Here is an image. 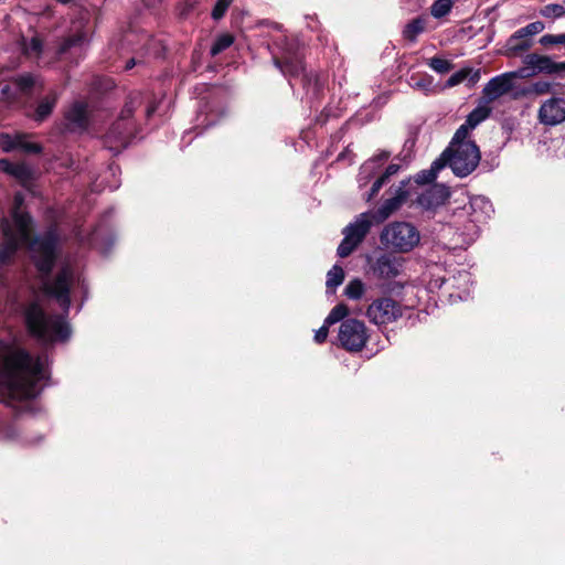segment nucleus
<instances>
[{"label": "nucleus", "mask_w": 565, "mask_h": 565, "mask_svg": "<svg viewBox=\"0 0 565 565\" xmlns=\"http://www.w3.org/2000/svg\"><path fill=\"white\" fill-rule=\"evenodd\" d=\"M157 109V106L154 104L149 105L146 109L147 117H150Z\"/></svg>", "instance_id": "47"}, {"label": "nucleus", "mask_w": 565, "mask_h": 565, "mask_svg": "<svg viewBox=\"0 0 565 565\" xmlns=\"http://www.w3.org/2000/svg\"><path fill=\"white\" fill-rule=\"evenodd\" d=\"M409 180H403L397 185H393L387 191V198L373 214L377 222L385 221L396 212L407 200L409 195Z\"/></svg>", "instance_id": "10"}, {"label": "nucleus", "mask_w": 565, "mask_h": 565, "mask_svg": "<svg viewBox=\"0 0 565 565\" xmlns=\"http://www.w3.org/2000/svg\"><path fill=\"white\" fill-rule=\"evenodd\" d=\"M440 159L445 160V167L448 166L455 175L465 178L477 169L481 153L475 141L467 138L457 139V135H454Z\"/></svg>", "instance_id": "4"}, {"label": "nucleus", "mask_w": 565, "mask_h": 565, "mask_svg": "<svg viewBox=\"0 0 565 565\" xmlns=\"http://www.w3.org/2000/svg\"><path fill=\"white\" fill-rule=\"evenodd\" d=\"M537 119L544 126H557L565 121V96L554 95L540 106Z\"/></svg>", "instance_id": "12"}, {"label": "nucleus", "mask_w": 565, "mask_h": 565, "mask_svg": "<svg viewBox=\"0 0 565 565\" xmlns=\"http://www.w3.org/2000/svg\"><path fill=\"white\" fill-rule=\"evenodd\" d=\"M522 72H508L491 78L483 87L482 94L488 103L494 102L513 88V81L522 76Z\"/></svg>", "instance_id": "14"}, {"label": "nucleus", "mask_w": 565, "mask_h": 565, "mask_svg": "<svg viewBox=\"0 0 565 565\" xmlns=\"http://www.w3.org/2000/svg\"><path fill=\"white\" fill-rule=\"evenodd\" d=\"M489 116V109L483 107H477L473 109L467 117L466 121L457 129L455 135H457V139L467 138L469 139V134L484 119Z\"/></svg>", "instance_id": "19"}, {"label": "nucleus", "mask_w": 565, "mask_h": 565, "mask_svg": "<svg viewBox=\"0 0 565 565\" xmlns=\"http://www.w3.org/2000/svg\"><path fill=\"white\" fill-rule=\"evenodd\" d=\"M452 8L451 0H436L430 7V13L434 18L440 19L447 15Z\"/></svg>", "instance_id": "36"}, {"label": "nucleus", "mask_w": 565, "mask_h": 565, "mask_svg": "<svg viewBox=\"0 0 565 565\" xmlns=\"http://www.w3.org/2000/svg\"><path fill=\"white\" fill-rule=\"evenodd\" d=\"M58 95L55 90H51L46 96L41 98L34 111V119L36 121H43L45 118H47L52 113Z\"/></svg>", "instance_id": "25"}, {"label": "nucleus", "mask_w": 565, "mask_h": 565, "mask_svg": "<svg viewBox=\"0 0 565 565\" xmlns=\"http://www.w3.org/2000/svg\"><path fill=\"white\" fill-rule=\"evenodd\" d=\"M371 270L379 279H393L401 275L403 260L392 254H382L373 262Z\"/></svg>", "instance_id": "16"}, {"label": "nucleus", "mask_w": 565, "mask_h": 565, "mask_svg": "<svg viewBox=\"0 0 565 565\" xmlns=\"http://www.w3.org/2000/svg\"><path fill=\"white\" fill-rule=\"evenodd\" d=\"M374 218L371 212L361 213L342 230L343 239L337 249L339 257H348L358 248L369 234Z\"/></svg>", "instance_id": "7"}, {"label": "nucleus", "mask_w": 565, "mask_h": 565, "mask_svg": "<svg viewBox=\"0 0 565 565\" xmlns=\"http://www.w3.org/2000/svg\"><path fill=\"white\" fill-rule=\"evenodd\" d=\"M544 28H545V25H544L543 22L535 21V22H532V23L527 24L524 28L519 29L518 30V34H519L518 36L519 38H527V39H530L531 36L541 33L544 30Z\"/></svg>", "instance_id": "39"}, {"label": "nucleus", "mask_w": 565, "mask_h": 565, "mask_svg": "<svg viewBox=\"0 0 565 565\" xmlns=\"http://www.w3.org/2000/svg\"><path fill=\"white\" fill-rule=\"evenodd\" d=\"M344 280V270L341 266L334 265L327 273L326 288L327 292H334L337 287H339Z\"/></svg>", "instance_id": "32"}, {"label": "nucleus", "mask_w": 565, "mask_h": 565, "mask_svg": "<svg viewBox=\"0 0 565 565\" xmlns=\"http://www.w3.org/2000/svg\"><path fill=\"white\" fill-rule=\"evenodd\" d=\"M49 379L47 359L30 353L17 341L0 340V441L36 445L43 435L22 434V420L43 413L36 401Z\"/></svg>", "instance_id": "2"}, {"label": "nucleus", "mask_w": 565, "mask_h": 565, "mask_svg": "<svg viewBox=\"0 0 565 565\" xmlns=\"http://www.w3.org/2000/svg\"><path fill=\"white\" fill-rule=\"evenodd\" d=\"M471 284V275L466 270L458 271L457 275L449 277L444 280V285L449 288L458 289V294H450V297H457L459 299H466L469 296Z\"/></svg>", "instance_id": "20"}, {"label": "nucleus", "mask_w": 565, "mask_h": 565, "mask_svg": "<svg viewBox=\"0 0 565 565\" xmlns=\"http://www.w3.org/2000/svg\"><path fill=\"white\" fill-rule=\"evenodd\" d=\"M118 185H119V184H118V182H114L113 184H110V185H109V188H110L111 190H115V189H117V188H118Z\"/></svg>", "instance_id": "52"}, {"label": "nucleus", "mask_w": 565, "mask_h": 565, "mask_svg": "<svg viewBox=\"0 0 565 565\" xmlns=\"http://www.w3.org/2000/svg\"><path fill=\"white\" fill-rule=\"evenodd\" d=\"M66 118L70 121L73 130L85 129L88 122L87 105L82 102L74 103L67 111Z\"/></svg>", "instance_id": "23"}, {"label": "nucleus", "mask_w": 565, "mask_h": 565, "mask_svg": "<svg viewBox=\"0 0 565 565\" xmlns=\"http://www.w3.org/2000/svg\"><path fill=\"white\" fill-rule=\"evenodd\" d=\"M465 78H466V73L463 71L457 72L448 78L447 86H449V87L456 86V85L460 84Z\"/></svg>", "instance_id": "45"}, {"label": "nucleus", "mask_w": 565, "mask_h": 565, "mask_svg": "<svg viewBox=\"0 0 565 565\" xmlns=\"http://www.w3.org/2000/svg\"><path fill=\"white\" fill-rule=\"evenodd\" d=\"M13 84L23 95H30L34 89H42L44 87V83L41 77L31 73L17 76L13 79Z\"/></svg>", "instance_id": "24"}, {"label": "nucleus", "mask_w": 565, "mask_h": 565, "mask_svg": "<svg viewBox=\"0 0 565 565\" xmlns=\"http://www.w3.org/2000/svg\"><path fill=\"white\" fill-rule=\"evenodd\" d=\"M232 2H233V0H217L215 6L212 9V13H211L212 18L216 21L222 19L225 15V13H226L227 9L230 8V6L232 4Z\"/></svg>", "instance_id": "42"}, {"label": "nucleus", "mask_w": 565, "mask_h": 565, "mask_svg": "<svg viewBox=\"0 0 565 565\" xmlns=\"http://www.w3.org/2000/svg\"><path fill=\"white\" fill-rule=\"evenodd\" d=\"M401 170V166L398 163H391L384 171L382 175H380L372 184L371 190L366 196V201H371L373 198L377 195L382 186L388 181V179L396 174Z\"/></svg>", "instance_id": "27"}, {"label": "nucleus", "mask_w": 565, "mask_h": 565, "mask_svg": "<svg viewBox=\"0 0 565 565\" xmlns=\"http://www.w3.org/2000/svg\"><path fill=\"white\" fill-rule=\"evenodd\" d=\"M108 170L114 175L116 173L117 168L114 166H110Z\"/></svg>", "instance_id": "51"}, {"label": "nucleus", "mask_w": 565, "mask_h": 565, "mask_svg": "<svg viewBox=\"0 0 565 565\" xmlns=\"http://www.w3.org/2000/svg\"><path fill=\"white\" fill-rule=\"evenodd\" d=\"M23 202L17 193L10 217L0 209V312L23 317L43 342L65 341L71 335L65 316L72 302L79 301L82 308L87 285L81 266L70 258L47 277L57 258L58 235L50 228L31 239L32 220L21 211Z\"/></svg>", "instance_id": "1"}, {"label": "nucleus", "mask_w": 565, "mask_h": 565, "mask_svg": "<svg viewBox=\"0 0 565 565\" xmlns=\"http://www.w3.org/2000/svg\"><path fill=\"white\" fill-rule=\"evenodd\" d=\"M18 135L10 136L3 134L0 136V146L3 151L10 152L17 149Z\"/></svg>", "instance_id": "43"}, {"label": "nucleus", "mask_w": 565, "mask_h": 565, "mask_svg": "<svg viewBox=\"0 0 565 565\" xmlns=\"http://www.w3.org/2000/svg\"><path fill=\"white\" fill-rule=\"evenodd\" d=\"M25 153H38L41 147L38 143L31 142L26 136L18 134L17 149Z\"/></svg>", "instance_id": "37"}, {"label": "nucleus", "mask_w": 565, "mask_h": 565, "mask_svg": "<svg viewBox=\"0 0 565 565\" xmlns=\"http://www.w3.org/2000/svg\"><path fill=\"white\" fill-rule=\"evenodd\" d=\"M406 308L391 297L374 299L366 308L365 316L376 326H386L397 321L405 315Z\"/></svg>", "instance_id": "8"}, {"label": "nucleus", "mask_w": 565, "mask_h": 565, "mask_svg": "<svg viewBox=\"0 0 565 565\" xmlns=\"http://www.w3.org/2000/svg\"><path fill=\"white\" fill-rule=\"evenodd\" d=\"M420 241L418 230L408 222H393L381 233V242L401 253L414 249Z\"/></svg>", "instance_id": "6"}, {"label": "nucleus", "mask_w": 565, "mask_h": 565, "mask_svg": "<svg viewBox=\"0 0 565 565\" xmlns=\"http://www.w3.org/2000/svg\"><path fill=\"white\" fill-rule=\"evenodd\" d=\"M338 343L349 352H360L369 340L365 323L355 318H347L339 326Z\"/></svg>", "instance_id": "9"}, {"label": "nucleus", "mask_w": 565, "mask_h": 565, "mask_svg": "<svg viewBox=\"0 0 565 565\" xmlns=\"http://www.w3.org/2000/svg\"><path fill=\"white\" fill-rule=\"evenodd\" d=\"M87 41L88 30L85 28L84 19L82 18L81 20L72 23L68 34L58 45L57 54L64 55L66 53L81 52Z\"/></svg>", "instance_id": "13"}, {"label": "nucleus", "mask_w": 565, "mask_h": 565, "mask_svg": "<svg viewBox=\"0 0 565 565\" xmlns=\"http://www.w3.org/2000/svg\"><path fill=\"white\" fill-rule=\"evenodd\" d=\"M523 67L516 70V72L523 73V75L520 76V78H527L540 73H556V62H554L551 57L545 55H540L536 53L527 54L523 58Z\"/></svg>", "instance_id": "15"}, {"label": "nucleus", "mask_w": 565, "mask_h": 565, "mask_svg": "<svg viewBox=\"0 0 565 565\" xmlns=\"http://www.w3.org/2000/svg\"><path fill=\"white\" fill-rule=\"evenodd\" d=\"M365 290V284L361 279L354 278L347 284L343 292L349 299L359 300L364 296Z\"/></svg>", "instance_id": "33"}, {"label": "nucleus", "mask_w": 565, "mask_h": 565, "mask_svg": "<svg viewBox=\"0 0 565 565\" xmlns=\"http://www.w3.org/2000/svg\"><path fill=\"white\" fill-rule=\"evenodd\" d=\"M329 327L330 326H327L326 322H323V326L316 331L315 341L317 343H323L326 341L328 337Z\"/></svg>", "instance_id": "46"}, {"label": "nucleus", "mask_w": 565, "mask_h": 565, "mask_svg": "<svg viewBox=\"0 0 565 565\" xmlns=\"http://www.w3.org/2000/svg\"><path fill=\"white\" fill-rule=\"evenodd\" d=\"M349 315V308L344 303H339L332 308L330 313L324 319L327 326H332L337 322H342Z\"/></svg>", "instance_id": "34"}, {"label": "nucleus", "mask_w": 565, "mask_h": 565, "mask_svg": "<svg viewBox=\"0 0 565 565\" xmlns=\"http://www.w3.org/2000/svg\"><path fill=\"white\" fill-rule=\"evenodd\" d=\"M388 156L390 154L387 152H382L379 156L365 161L361 166L358 179L360 186H364L369 183L373 175L379 171L383 162L387 160Z\"/></svg>", "instance_id": "21"}, {"label": "nucleus", "mask_w": 565, "mask_h": 565, "mask_svg": "<svg viewBox=\"0 0 565 565\" xmlns=\"http://www.w3.org/2000/svg\"><path fill=\"white\" fill-rule=\"evenodd\" d=\"M22 50L23 53L29 58H39L43 51V43L38 36H32L30 39H22Z\"/></svg>", "instance_id": "31"}, {"label": "nucleus", "mask_w": 565, "mask_h": 565, "mask_svg": "<svg viewBox=\"0 0 565 565\" xmlns=\"http://www.w3.org/2000/svg\"><path fill=\"white\" fill-rule=\"evenodd\" d=\"M463 211L470 215V218L479 223H484L494 212L491 201L483 195L472 196L469 206Z\"/></svg>", "instance_id": "18"}, {"label": "nucleus", "mask_w": 565, "mask_h": 565, "mask_svg": "<svg viewBox=\"0 0 565 565\" xmlns=\"http://www.w3.org/2000/svg\"><path fill=\"white\" fill-rule=\"evenodd\" d=\"M271 55L275 66L289 77H302L303 86L308 94L317 95L322 83L315 74L305 72L302 64V46L296 36L280 34L275 38L271 46Z\"/></svg>", "instance_id": "3"}, {"label": "nucleus", "mask_w": 565, "mask_h": 565, "mask_svg": "<svg viewBox=\"0 0 565 565\" xmlns=\"http://www.w3.org/2000/svg\"><path fill=\"white\" fill-rule=\"evenodd\" d=\"M135 64H136L135 60L131 58L130 61L127 62L126 68L130 70V68H132L135 66Z\"/></svg>", "instance_id": "50"}, {"label": "nucleus", "mask_w": 565, "mask_h": 565, "mask_svg": "<svg viewBox=\"0 0 565 565\" xmlns=\"http://www.w3.org/2000/svg\"><path fill=\"white\" fill-rule=\"evenodd\" d=\"M479 224V222L470 218L461 225L457 220L455 224H448L443 227V237L452 235L451 244L454 248L466 247L478 237Z\"/></svg>", "instance_id": "11"}, {"label": "nucleus", "mask_w": 565, "mask_h": 565, "mask_svg": "<svg viewBox=\"0 0 565 565\" xmlns=\"http://www.w3.org/2000/svg\"><path fill=\"white\" fill-rule=\"evenodd\" d=\"M193 6L192 4H186L185 8L181 11V15H185L188 14V12L190 10H192Z\"/></svg>", "instance_id": "49"}, {"label": "nucleus", "mask_w": 565, "mask_h": 565, "mask_svg": "<svg viewBox=\"0 0 565 565\" xmlns=\"http://www.w3.org/2000/svg\"><path fill=\"white\" fill-rule=\"evenodd\" d=\"M553 89V83L546 81H537L532 83L527 87H523L514 94V97H522L529 95L542 96L551 93Z\"/></svg>", "instance_id": "29"}, {"label": "nucleus", "mask_w": 565, "mask_h": 565, "mask_svg": "<svg viewBox=\"0 0 565 565\" xmlns=\"http://www.w3.org/2000/svg\"><path fill=\"white\" fill-rule=\"evenodd\" d=\"M409 83L413 88L428 93L433 88L434 78L427 74L413 75Z\"/></svg>", "instance_id": "35"}, {"label": "nucleus", "mask_w": 565, "mask_h": 565, "mask_svg": "<svg viewBox=\"0 0 565 565\" xmlns=\"http://www.w3.org/2000/svg\"><path fill=\"white\" fill-rule=\"evenodd\" d=\"M233 41H234V39L230 34H222V35H220L215 40L213 46L211 47V54L213 56L220 54L221 52H223L224 50L230 47L232 45Z\"/></svg>", "instance_id": "38"}, {"label": "nucleus", "mask_w": 565, "mask_h": 565, "mask_svg": "<svg viewBox=\"0 0 565 565\" xmlns=\"http://www.w3.org/2000/svg\"><path fill=\"white\" fill-rule=\"evenodd\" d=\"M8 90H9V87L7 86V87H4V88L2 89V94H3V95H6V94L8 93Z\"/></svg>", "instance_id": "54"}, {"label": "nucleus", "mask_w": 565, "mask_h": 565, "mask_svg": "<svg viewBox=\"0 0 565 565\" xmlns=\"http://www.w3.org/2000/svg\"><path fill=\"white\" fill-rule=\"evenodd\" d=\"M565 71V62L556 63V73Z\"/></svg>", "instance_id": "48"}, {"label": "nucleus", "mask_w": 565, "mask_h": 565, "mask_svg": "<svg viewBox=\"0 0 565 565\" xmlns=\"http://www.w3.org/2000/svg\"><path fill=\"white\" fill-rule=\"evenodd\" d=\"M540 43L542 45H552V44H565V33L564 34H545L540 39Z\"/></svg>", "instance_id": "44"}, {"label": "nucleus", "mask_w": 565, "mask_h": 565, "mask_svg": "<svg viewBox=\"0 0 565 565\" xmlns=\"http://www.w3.org/2000/svg\"><path fill=\"white\" fill-rule=\"evenodd\" d=\"M76 235L78 236L79 241H82V242H84V241H85V238L82 236V233H81V232H78Z\"/></svg>", "instance_id": "53"}, {"label": "nucleus", "mask_w": 565, "mask_h": 565, "mask_svg": "<svg viewBox=\"0 0 565 565\" xmlns=\"http://www.w3.org/2000/svg\"><path fill=\"white\" fill-rule=\"evenodd\" d=\"M445 168V160L437 158L427 170H422L414 177L417 184H428L436 180L438 172Z\"/></svg>", "instance_id": "26"}, {"label": "nucleus", "mask_w": 565, "mask_h": 565, "mask_svg": "<svg viewBox=\"0 0 565 565\" xmlns=\"http://www.w3.org/2000/svg\"><path fill=\"white\" fill-rule=\"evenodd\" d=\"M426 23L427 20L426 18L423 17H418L408 22L403 30L404 39L414 42L417 39V36L425 31Z\"/></svg>", "instance_id": "30"}, {"label": "nucleus", "mask_w": 565, "mask_h": 565, "mask_svg": "<svg viewBox=\"0 0 565 565\" xmlns=\"http://www.w3.org/2000/svg\"><path fill=\"white\" fill-rule=\"evenodd\" d=\"M518 31H515L507 41L505 54L508 56H515L520 52L526 51L531 47L532 42L527 38H519Z\"/></svg>", "instance_id": "28"}, {"label": "nucleus", "mask_w": 565, "mask_h": 565, "mask_svg": "<svg viewBox=\"0 0 565 565\" xmlns=\"http://www.w3.org/2000/svg\"><path fill=\"white\" fill-rule=\"evenodd\" d=\"M0 169L14 177L23 185H26L33 179V172L25 163H11L7 159H1Z\"/></svg>", "instance_id": "22"}, {"label": "nucleus", "mask_w": 565, "mask_h": 565, "mask_svg": "<svg viewBox=\"0 0 565 565\" xmlns=\"http://www.w3.org/2000/svg\"><path fill=\"white\" fill-rule=\"evenodd\" d=\"M541 15L547 19H557L565 14V8L561 4H547L540 11Z\"/></svg>", "instance_id": "40"}, {"label": "nucleus", "mask_w": 565, "mask_h": 565, "mask_svg": "<svg viewBox=\"0 0 565 565\" xmlns=\"http://www.w3.org/2000/svg\"><path fill=\"white\" fill-rule=\"evenodd\" d=\"M428 65L439 74H446L452 68V64L449 61L439 57H431L428 61Z\"/></svg>", "instance_id": "41"}, {"label": "nucleus", "mask_w": 565, "mask_h": 565, "mask_svg": "<svg viewBox=\"0 0 565 565\" xmlns=\"http://www.w3.org/2000/svg\"><path fill=\"white\" fill-rule=\"evenodd\" d=\"M450 195L449 188L445 184H434L433 186L426 189L422 192L417 199L416 203L424 210H434L440 205H443Z\"/></svg>", "instance_id": "17"}, {"label": "nucleus", "mask_w": 565, "mask_h": 565, "mask_svg": "<svg viewBox=\"0 0 565 565\" xmlns=\"http://www.w3.org/2000/svg\"><path fill=\"white\" fill-rule=\"evenodd\" d=\"M142 103V95L135 93L129 96L119 118L113 124L105 136V145L109 150L118 153L126 148L134 136V124L129 120L134 110Z\"/></svg>", "instance_id": "5"}]
</instances>
